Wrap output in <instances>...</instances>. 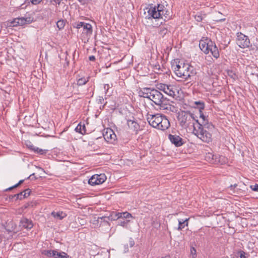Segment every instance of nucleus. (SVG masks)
I'll return each mask as SVG.
<instances>
[{
	"mask_svg": "<svg viewBox=\"0 0 258 258\" xmlns=\"http://www.w3.org/2000/svg\"><path fill=\"white\" fill-rule=\"evenodd\" d=\"M20 226L25 229H30L33 227V224L32 221L27 218H23L20 221Z\"/></svg>",
	"mask_w": 258,
	"mask_h": 258,
	"instance_id": "nucleus-14",
	"label": "nucleus"
},
{
	"mask_svg": "<svg viewBox=\"0 0 258 258\" xmlns=\"http://www.w3.org/2000/svg\"><path fill=\"white\" fill-rule=\"evenodd\" d=\"M164 8V6L160 4L158 5L157 8L151 7L148 9V15L146 18L148 19L162 18V16L165 11Z\"/></svg>",
	"mask_w": 258,
	"mask_h": 258,
	"instance_id": "nucleus-6",
	"label": "nucleus"
},
{
	"mask_svg": "<svg viewBox=\"0 0 258 258\" xmlns=\"http://www.w3.org/2000/svg\"><path fill=\"white\" fill-rule=\"evenodd\" d=\"M43 0H26L24 3L22 4L20 7L22 9H24L27 7V5H29L30 3H31L33 5H37L40 4Z\"/></svg>",
	"mask_w": 258,
	"mask_h": 258,
	"instance_id": "nucleus-18",
	"label": "nucleus"
},
{
	"mask_svg": "<svg viewBox=\"0 0 258 258\" xmlns=\"http://www.w3.org/2000/svg\"><path fill=\"white\" fill-rule=\"evenodd\" d=\"M195 114L189 111H183L178 116V120L181 126L187 128L190 126H195V122H196Z\"/></svg>",
	"mask_w": 258,
	"mask_h": 258,
	"instance_id": "nucleus-4",
	"label": "nucleus"
},
{
	"mask_svg": "<svg viewBox=\"0 0 258 258\" xmlns=\"http://www.w3.org/2000/svg\"><path fill=\"white\" fill-rule=\"evenodd\" d=\"M75 131L76 132L82 135L85 134L86 133V127L85 124L81 125V123L78 124L75 128Z\"/></svg>",
	"mask_w": 258,
	"mask_h": 258,
	"instance_id": "nucleus-23",
	"label": "nucleus"
},
{
	"mask_svg": "<svg viewBox=\"0 0 258 258\" xmlns=\"http://www.w3.org/2000/svg\"><path fill=\"white\" fill-rule=\"evenodd\" d=\"M190 255L192 258H196L197 257V250L194 247H190Z\"/></svg>",
	"mask_w": 258,
	"mask_h": 258,
	"instance_id": "nucleus-37",
	"label": "nucleus"
},
{
	"mask_svg": "<svg viewBox=\"0 0 258 258\" xmlns=\"http://www.w3.org/2000/svg\"><path fill=\"white\" fill-rule=\"evenodd\" d=\"M200 117L201 119H202V120L199 121V122H205L204 121H206L205 122L208 121L207 117L204 115L202 112V110H201V112H200Z\"/></svg>",
	"mask_w": 258,
	"mask_h": 258,
	"instance_id": "nucleus-35",
	"label": "nucleus"
},
{
	"mask_svg": "<svg viewBox=\"0 0 258 258\" xmlns=\"http://www.w3.org/2000/svg\"><path fill=\"white\" fill-rule=\"evenodd\" d=\"M168 258H170V257H168Z\"/></svg>",
	"mask_w": 258,
	"mask_h": 258,
	"instance_id": "nucleus-57",
	"label": "nucleus"
},
{
	"mask_svg": "<svg viewBox=\"0 0 258 258\" xmlns=\"http://www.w3.org/2000/svg\"><path fill=\"white\" fill-rule=\"evenodd\" d=\"M157 88L171 97H174L176 95V89L173 85L159 83L157 85Z\"/></svg>",
	"mask_w": 258,
	"mask_h": 258,
	"instance_id": "nucleus-7",
	"label": "nucleus"
},
{
	"mask_svg": "<svg viewBox=\"0 0 258 258\" xmlns=\"http://www.w3.org/2000/svg\"><path fill=\"white\" fill-rule=\"evenodd\" d=\"M56 25L59 30H61L64 28L65 22L63 20H60L57 22Z\"/></svg>",
	"mask_w": 258,
	"mask_h": 258,
	"instance_id": "nucleus-30",
	"label": "nucleus"
},
{
	"mask_svg": "<svg viewBox=\"0 0 258 258\" xmlns=\"http://www.w3.org/2000/svg\"><path fill=\"white\" fill-rule=\"evenodd\" d=\"M225 20V19H221V20H220V21H224Z\"/></svg>",
	"mask_w": 258,
	"mask_h": 258,
	"instance_id": "nucleus-56",
	"label": "nucleus"
},
{
	"mask_svg": "<svg viewBox=\"0 0 258 258\" xmlns=\"http://www.w3.org/2000/svg\"><path fill=\"white\" fill-rule=\"evenodd\" d=\"M103 137L105 140L109 142V140H115L116 135L111 129H107L106 133L103 134Z\"/></svg>",
	"mask_w": 258,
	"mask_h": 258,
	"instance_id": "nucleus-15",
	"label": "nucleus"
},
{
	"mask_svg": "<svg viewBox=\"0 0 258 258\" xmlns=\"http://www.w3.org/2000/svg\"><path fill=\"white\" fill-rule=\"evenodd\" d=\"M126 223L125 222H121V225L122 226H124V225Z\"/></svg>",
	"mask_w": 258,
	"mask_h": 258,
	"instance_id": "nucleus-54",
	"label": "nucleus"
},
{
	"mask_svg": "<svg viewBox=\"0 0 258 258\" xmlns=\"http://www.w3.org/2000/svg\"><path fill=\"white\" fill-rule=\"evenodd\" d=\"M115 217L116 218V219H119V218L127 219L130 217H132V216L130 213H128L127 212H122V213L118 212V213H115Z\"/></svg>",
	"mask_w": 258,
	"mask_h": 258,
	"instance_id": "nucleus-19",
	"label": "nucleus"
},
{
	"mask_svg": "<svg viewBox=\"0 0 258 258\" xmlns=\"http://www.w3.org/2000/svg\"><path fill=\"white\" fill-rule=\"evenodd\" d=\"M23 192H24L23 198H26L30 195L31 190L29 188H27L25 189Z\"/></svg>",
	"mask_w": 258,
	"mask_h": 258,
	"instance_id": "nucleus-41",
	"label": "nucleus"
},
{
	"mask_svg": "<svg viewBox=\"0 0 258 258\" xmlns=\"http://www.w3.org/2000/svg\"><path fill=\"white\" fill-rule=\"evenodd\" d=\"M51 215L54 217V218H56L57 219L61 220L65 216H66V215L65 213H64L62 212H52L51 213Z\"/></svg>",
	"mask_w": 258,
	"mask_h": 258,
	"instance_id": "nucleus-24",
	"label": "nucleus"
},
{
	"mask_svg": "<svg viewBox=\"0 0 258 258\" xmlns=\"http://www.w3.org/2000/svg\"><path fill=\"white\" fill-rule=\"evenodd\" d=\"M55 250H44L42 253L48 257H53Z\"/></svg>",
	"mask_w": 258,
	"mask_h": 258,
	"instance_id": "nucleus-29",
	"label": "nucleus"
},
{
	"mask_svg": "<svg viewBox=\"0 0 258 258\" xmlns=\"http://www.w3.org/2000/svg\"><path fill=\"white\" fill-rule=\"evenodd\" d=\"M168 32V30L164 27L159 28V34L162 37H164Z\"/></svg>",
	"mask_w": 258,
	"mask_h": 258,
	"instance_id": "nucleus-32",
	"label": "nucleus"
},
{
	"mask_svg": "<svg viewBox=\"0 0 258 258\" xmlns=\"http://www.w3.org/2000/svg\"><path fill=\"white\" fill-rule=\"evenodd\" d=\"M82 28L84 30L86 31L87 34H91L92 33V27L91 24L84 22V25Z\"/></svg>",
	"mask_w": 258,
	"mask_h": 258,
	"instance_id": "nucleus-26",
	"label": "nucleus"
},
{
	"mask_svg": "<svg viewBox=\"0 0 258 258\" xmlns=\"http://www.w3.org/2000/svg\"><path fill=\"white\" fill-rule=\"evenodd\" d=\"M27 179H30L31 180L36 179L37 178L35 176L34 173L31 174Z\"/></svg>",
	"mask_w": 258,
	"mask_h": 258,
	"instance_id": "nucleus-46",
	"label": "nucleus"
},
{
	"mask_svg": "<svg viewBox=\"0 0 258 258\" xmlns=\"http://www.w3.org/2000/svg\"><path fill=\"white\" fill-rule=\"evenodd\" d=\"M236 44L241 48H246L249 46L250 41L247 36L238 33L237 34Z\"/></svg>",
	"mask_w": 258,
	"mask_h": 258,
	"instance_id": "nucleus-9",
	"label": "nucleus"
},
{
	"mask_svg": "<svg viewBox=\"0 0 258 258\" xmlns=\"http://www.w3.org/2000/svg\"><path fill=\"white\" fill-rule=\"evenodd\" d=\"M127 124L129 128L133 130L137 134L140 130V126L139 124L134 119H128L127 120Z\"/></svg>",
	"mask_w": 258,
	"mask_h": 258,
	"instance_id": "nucleus-11",
	"label": "nucleus"
},
{
	"mask_svg": "<svg viewBox=\"0 0 258 258\" xmlns=\"http://www.w3.org/2000/svg\"><path fill=\"white\" fill-rule=\"evenodd\" d=\"M24 181H25V179L20 180L18 183L14 185V186H12L7 189H6L5 190L9 191V190H11L15 188H16V187H18L20 185L22 184L24 182Z\"/></svg>",
	"mask_w": 258,
	"mask_h": 258,
	"instance_id": "nucleus-33",
	"label": "nucleus"
},
{
	"mask_svg": "<svg viewBox=\"0 0 258 258\" xmlns=\"http://www.w3.org/2000/svg\"><path fill=\"white\" fill-rule=\"evenodd\" d=\"M29 148L32 150L34 151L35 153L38 154L39 155H44L46 154L47 151V150L39 149V148L35 147L33 145L30 146Z\"/></svg>",
	"mask_w": 258,
	"mask_h": 258,
	"instance_id": "nucleus-21",
	"label": "nucleus"
},
{
	"mask_svg": "<svg viewBox=\"0 0 258 258\" xmlns=\"http://www.w3.org/2000/svg\"><path fill=\"white\" fill-rule=\"evenodd\" d=\"M210 41L211 40H207V42L205 41H200L199 43V47L201 50L203 51L205 54L209 53V48L210 46Z\"/></svg>",
	"mask_w": 258,
	"mask_h": 258,
	"instance_id": "nucleus-13",
	"label": "nucleus"
},
{
	"mask_svg": "<svg viewBox=\"0 0 258 258\" xmlns=\"http://www.w3.org/2000/svg\"><path fill=\"white\" fill-rule=\"evenodd\" d=\"M210 46L209 48V52H211L214 57L218 58L219 57V51L215 42L210 41Z\"/></svg>",
	"mask_w": 258,
	"mask_h": 258,
	"instance_id": "nucleus-12",
	"label": "nucleus"
},
{
	"mask_svg": "<svg viewBox=\"0 0 258 258\" xmlns=\"http://www.w3.org/2000/svg\"><path fill=\"white\" fill-rule=\"evenodd\" d=\"M159 90L158 89H151L149 94V100L156 105L162 107V105L167 104L168 100Z\"/></svg>",
	"mask_w": 258,
	"mask_h": 258,
	"instance_id": "nucleus-5",
	"label": "nucleus"
},
{
	"mask_svg": "<svg viewBox=\"0 0 258 258\" xmlns=\"http://www.w3.org/2000/svg\"><path fill=\"white\" fill-rule=\"evenodd\" d=\"M250 188L253 191L258 192V184L250 185Z\"/></svg>",
	"mask_w": 258,
	"mask_h": 258,
	"instance_id": "nucleus-43",
	"label": "nucleus"
},
{
	"mask_svg": "<svg viewBox=\"0 0 258 258\" xmlns=\"http://www.w3.org/2000/svg\"><path fill=\"white\" fill-rule=\"evenodd\" d=\"M106 180V176L104 174H94L88 180V183L92 186L103 183Z\"/></svg>",
	"mask_w": 258,
	"mask_h": 258,
	"instance_id": "nucleus-8",
	"label": "nucleus"
},
{
	"mask_svg": "<svg viewBox=\"0 0 258 258\" xmlns=\"http://www.w3.org/2000/svg\"><path fill=\"white\" fill-rule=\"evenodd\" d=\"M89 59L90 61H94L95 60V57L93 55L90 56L89 57Z\"/></svg>",
	"mask_w": 258,
	"mask_h": 258,
	"instance_id": "nucleus-49",
	"label": "nucleus"
},
{
	"mask_svg": "<svg viewBox=\"0 0 258 258\" xmlns=\"http://www.w3.org/2000/svg\"><path fill=\"white\" fill-rule=\"evenodd\" d=\"M198 125L194 127L193 133L202 141L209 143L212 141V134L211 133L214 129V125L209 122H199V120H196Z\"/></svg>",
	"mask_w": 258,
	"mask_h": 258,
	"instance_id": "nucleus-1",
	"label": "nucleus"
},
{
	"mask_svg": "<svg viewBox=\"0 0 258 258\" xmlns=\"http://www.w3.org/2000/svg\"><path fill=\"white\" fill-rule=\"evenodd\" d=\"M25 20H26V24H30L31 22H33V19L31 17H27L25 18Z\"/></svg>",
	"mask_w": 258,
	"mask_h": 258,
	"instance_id": "nucleus-44",
	"label": "nucleus"
},
{
	"mask_svg": "<svg viewBox=\"0 0 258 258\" xmlns=\"http://www.w3.org/2000/svg\"><path fill=\"white\" fill-rule=\"evenodd\" d=\"M189 219H186L183 220H178V227L177 228L178 230H181L183 229L185 226H188V221Z\"/></svg>",
	"mask_w": 258,
	"mask_h": 258,
	"instance_id": "nucleus-22",
	"label": "nucleus"
},
{
	"mask_svg": "<svg viewBox=\"0 0 258 258\" xmlns=\"http://www.w3.org/2000/svg\"><path fill=\"white\" fill-rule=\"evenodd\" d=\"M84 25V22H80L77 23H76L74 25V27H76L77 29H80L83 27V26Z\"/></svg>",
	"mask_w": 258,
	"mask_h": 258,
	"instance_id": "nucleus-42",
	"label": "nucleus"
},
{
	"mask_svg": "<svg viewBox=\"0 0 258 258\" xmlns=\"http://www.w3.org/2000/svg\"><path fill=\"white\" fill-rule=\"evenodd\" d=\"M53 257L54 258H71L67 253L63 251L58 252L55 250Z\"/></svg>",
	"mask_w": 258,
	"mask_h": 258,
	"instance_id": "nucleus-20",
	"label": "nucleus"
},
{
	"mask_svg": "<svg viewBox=\"0 0 258 258\" xmlns=\"http://www.w3.org/2000/svg\"><path fill=\"white\" fill-rule=\"evenodd\" d=\"M236 186H237V184H234V185H231L229 187L231 188V189H232L233 188L236 187Z\"/></svg>",
	"mask_w": 258,
	"mask_h": 258,
	"instance_id": "nucleus-51",
	"label": "nucleus"
},
{
	"mask_svg": "<svg viewBox=\"0 0 258 258\" xmlns=\"http://www.w3.org/2000/svg\"><path fill=\"white\" fill-rule=\"evenodd\" d=\"M206 16V14H203L202 12H198L194 16V17L197 22H201L204 20Z\"/></svg>",
	"mask_w": 258,
	"mask_h": 258,
	"instance_id": "nucleus-27",
	"label": "nucleus"
},
{
	"mask_svg": "<svg viewBox=\"0 0 258 258\" xmlns=\"http://www.w3.org/2000/svg\"><path fill=\"white\" fill-rule=\"evenodd\" d=\"M172 69L177 77L182 79L187 80L191 76L196 74V71L194 67L187 63L182 61H178L172 64Z\"/></svg>",
	"mask_w": 258,
	"mask_h": 258,
	"instance_id": "nucleus-2",
	"label": "nucleus"
},
{
	"mask_svg": "<svg viewBox=\"0 0 258 258\" xmlns=\"http://www.w3.org/2000/svg\"><path fill=\"white\" fill-rule=\"evenodd\" d=\"M147 119L150 125L162 131L168 129L170 125L166 116L159 113L148 114Z\"/></svg>",
	"mask_w": 258,
	"mask_h": 258,
	"instance_id": "nucleus-3",
	"label": "nucleus"
},
{
	"mask_svg": "<svg viewBox=\"0 0 258 258\" xmlns=\"http://www.w3.org/2000/svg\"><path fill=\"white\" fill-rule=\"evenodd\" d=\"M168 257H170L169 256H165V257H163L162 258H168Z\"/></svg>",
	"mask_w": 258,
	"mask_h": 258,
	"instance_id": "nucleus-55",
	"label": "nucleus"
},
{
	"mask_svg": "<svg viewBox=\"0 0 258 258\" xmlns=\"http://www.w3.org/2000/svg\"><path fill=\"white\" fill-rule=\"evenodd\" d=\"M229 76H230L231 78H233L234 79H235V77H236V75L234 73H232V72H231L230 73H229Z\"/></svg>",
	"mask_w": 258,
	"mask_h": 258,
	"instance_id": "nucleus-48",
	"label": "nucleus"
},
{
	"mask_svg": "<svg viewBox=\"0 0 258 258\" xmlns=\"http://www.w3.org/2000/svg\"><path fill=\"white\" fill-rule=\"evenodd\" d=\"M217 158L216 164H225L227 162V159L223 156L218 155Z\"/></svg>",
	"mask_w": 258,
	"mask_h": 258,
	"instance_id": "nucleus-28",
	"label": "nucleus"
},
{
	"mask_svg": "<svg viewBox=\"0 0 258 258\" xmlns=\"http://www.w3.org/2000/svg\"><path fill=\"white\" fill-rule=\"evenodd\" d=\"M151 91V88H144L139 91V96L141 97L146 98L149 99V94Z\"/></svg>",
	"mask_w": 258,
	"mask_h": 258,
	"instance_id": "nucleus-16",
	"label": "nucleus"
},
{
	"mask_svg": "<svg viewBox=\"0 0 258 258\" xmlns=\"http://www.w3.org/2000/svg\"><path fill=\"white\" fill-rule=\"evenodd\" d=\"M81 5H87L88 2V0H78Z\"/></svg>",
	"mask_w": 258,
	"mask_h": 258,
	"instance_id": "nucleus-45",
	"label": "nucleus"
},
{
	"mask_svg": "<svg viewBox=\"0 0 258 258\" xmlns=\"http://www.w3.org/2000/svg\"><path fill=\"white\" fill-rule=\"evenodd\" d=\"M18 18L14 19L11 21H9L8 23V25L10 27H16L19 25V24H17Z\"/></svg>",
	"mask_w": 258,
	"mask_h": 258,
	"instance_id": "nucleus-31",
	"label": "nucleus"
},
{
	"mask_svg": "<svg viewBox=\"0 0 258 258\" xmlns=\"http://www.w3.org/2000/svg\"><path fill=\"white\" fill-rule=\"evenodd\" d=\"M109 88V85H108V84H105V85H104V89L105 90L107 91V90H108Z\"/></svg>",
	"mask_w": 258,
	"mask_h": 258,
	"instance_id": "nucleus-50",
	"label": "nucleus"
},
{
	"mask_svg": "<svg viewBox=\"0 0 258 258\" xmlns=\"http://www.w3.org/2000/svg\"><path fill=\"white\" fill-rule=\"evenodd\" d=\"M4 238V236L2 234L0 233V243L2 242L3 239Z\"/></svg>",
	"mask_w": 258,
	"mask_h": 258,
	"instance_id": "nucleus-52",
	"label": "nucleus"
},
{
	"mask_svg": "<svg viewBox=\"0 0 258 258\" xmlns=\"http://www.w3.org/2000/svg\"><path fill=\"white\" fill-rule=\"evenodd\" d=\"M135 244V242L132 238H130L129 240V245L131 247H133Z\"/></svg>",
	"mask_w": 258,
	"mask_h": 258,
	"instance_id": "nucleus-47",
	"label": "nucleus"
},
{
	"mask_svg": "<svg viewBox=\"0 0 258 258\" xmlns=\"http://www.w3.org/2000/svg\"><path fill=\"white\" fill-rule=\"evenodd\" d=\"M238 253L240 254V258H247L248 256L247 253L241 250H239Z\"/></svg>",
	"mask_w": 258,
	"mask_h": 258,
	"instance_id": "nucleus-38",
	"label": "nucleus"
},
{
	"mask_svg": "<svg viewBox=\"0 0 258 258\" xmlns=\"http://www.w3.org/2000/svg\"><path fill=\"white\" fill-rule=\"evenodd\" d=\"M168 139L172 144L177 147H180L185 143L183 139L177 135L169 134Z\"/></svg>",
	"mask_w": 258,
	"mask_h": 258,
	"instance_id": "nucleus-10",
	"label": "nucleus"
},
{
	"mask_svg": "<svg viewBox=\"0 0 258 258\" xmlns=\"http://www.w3.org/2000/svg\"><path fill=\"white\" fill-rule=\"evenodd\" d=\"M89 79H90L89 77H87V78L82 77V78H79L77 81V84L78 86L84 85L86 84L89 81Z\"/></svg>",
	"mask_w": 258,
	"mask_h": 258,
	"instance_id": "nucleus-25",
	"label": "nucleus"
},
{
	"mask_svg": "<svg viewBox=\"0 0 258 258\" xmlns=\"http://www.w3.org/2000/svg\"><path fill=\"white\" fill-rule=\"evenodd\" d=\"M218 155H214L212 153H208L206 154L205 158L206 160L212 164H216V160Z\"/></svg>",
	"mask_w": 258,
	"mask_h": 258,
	"instance_id": "nucleus-17",
	"label": "nucleus"
},
{
	"mask_svg": "<svg viewBox=\"0 0 258 258\" xmlns=\"http://www.w3.org/2000/svg\"><path fill=\"white\" fill-rule=\"evenodd\" d=\"M195 104L198 105V107L199 108V112H201V110L204 109L205 104L203 102L196 101L195 102Z\"/></svg>",
	"mask_w": 258,
	"mask_h": 258,
	"instance_id": "nucleus-34",
	"label": "nucleus"
},
{
	"mask_svg": "<svg viewBox=\"0 0 258 258\" xmlns=\"http://www.w3.org/2000/svg\"><path fill=\"white\" fill-rule=\"evenodd\" d=\"M17 24H19V25H23L26 24V20H25V18H18Z\"/></svg>",
	"mask_w": 258,
	"mask_h": 258,
	"instance_id": "nucleus-36",
	"label": "nucleus"
},
{
	"mask_svg": "<svg viewBox=\"0 0 258 258\" xmlns=\"http://www.w3.org/2000/svg\"><path fill=\"white\" fill-rule=\"evenodd\" d=\"M167 11H165L164 12V13H163V15L164 16H165V15L167 14Z\"/></svg>",
	"mask_w": 258,
	"mask_h": 258,
	"instance_id": "nucleus-53",
	"label": "nucleus"
},
{
	"mask_svg": "<svg viewBox=\"0 0 258 258\" xmlns=\"http://www.w3.org/2000/svg\"><path fill=\"white\" fill-rule=\"evenodd\" d=\"M23 192H20V193H18L17 194H16L15 195H14L13 196H12V197H16V200H18V199H19V200H22V199H23Z\"/></svg>",
	"mask_w": 258,
	"mask_h": 258,
	"instance_id": "nucleus-39",
	"label": "nucleus"
},
{
	"mask_svg": "<svg viewBox=\"0 0 258 258\" xmlns=\"http://www.w3.org/2000/svg\"><path fill=\"white\" fill-rule=\"evenodd\" d=\"M46 3H55L56 5H59L62 0H45Z\"/></svg>",
	"mask_w": 258,
	"mask_h": 258,
	"instance_id": "nucleus-40",
	"label": "nucleus"
}]
</instances>
